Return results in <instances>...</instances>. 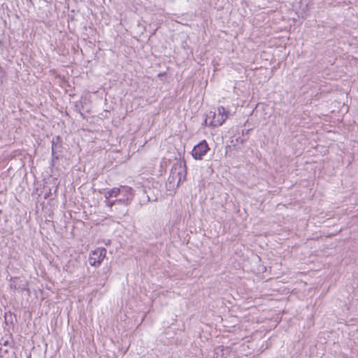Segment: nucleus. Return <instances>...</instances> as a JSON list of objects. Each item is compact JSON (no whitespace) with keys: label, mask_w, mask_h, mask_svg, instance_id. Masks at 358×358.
<instances>
[{"label":"nucleus","mask_w":358,"mask_h":358,"mask_svg":"<svg viewBox=\"0 0 358 358\" xmlns=\"http://www.w3.org/2000/svg\"><path fill=\"white\" fill-rule=\"evenodd\" d=\"M101 193L104 195L106 199H110L113 197H120L122 199H129V202H132L134 197V189L127 185H120L118 187L103 189Z\"/></svg>","instance_id":"1"},{"label":"nucleus","mask_w":358,"mask_h":358,"mask_svg":"<svg viewBox=\"0 0 358 358\" xmlns=\"http://www.w3.org/2000/svg\"><path fill=\"white\" fill-rule=\"evenodd\" d=\"M186 175L185 164L181 162H177L173 166L168 180L170 184L173 183L178 187L181 182L185 180Z\"/></svg>","instance_id":"2"},{"label":"nucleus","mask_w":358,"mask_h":358,"mask_svg":"<svg viewBox=\"0 0 358 358\" xmlns=\"http://www.w3.org/2000/svg\"><path fill=\"white\" fill-rule=\"evenodd\" d=\"M229 117V112L223 107H218L215 111H210L208 118L211 119L210 124L217 127L224 123Z\"/></svg>","instance_id":"3"},{"label":"nucleus","mask_w":358,"mask_h":358,"mask_svg":"<svg viewBox=\"0 0 358 358\" xmlns=\"http://www.w3.org/2000/svg\"><path fill=\"white\" fill-rule=\"evenodd\" d=\"M106 250L104 248H98L92 251L89 257V263L91 266H99L106 257Z\"/></svg>","instance_id":"4"},{"label":"nucleus","mask_w":358,"mask_h":358,"mask_svg":"<svg viewBox=\"0 0 358 358\" xmlns=\"http://www.w3.org/2000/svg\"><path fill=\"white\" fill-rule=\"evenodd\" d=\"M210 148L205 140H203L195 145L192 151V155L196 160H201L203 157L206 155Z\"/></svg>","instance_id":"5"},{"label":"nucleus","mask_w":358,"mask_h":358,"mask_svg":"<svg viewBox=\"0 0 358 358\" xmlns=\"http://www.w3.org/2000/svg\"><path fill=\"white\" fill-rule=\"evenodd\" d=\"M105 203L106 205L110 208H113V207L115 206H121V207H124L127 208V207L131 203L129 202V199L126 198L124 199L120 197L113 201H110L109 199H105Z\"/></svg>","instance_id":"6"},{"label":"nucleus","mask_w":358,"mask_h":358,"mask_svg":"<svg viewBox=\"0 0 358 358\" xmlns=\"http://www.w3.org/2000/svg\"><path fill=\"white\" fill-rule=\"evenodd\" d=\"M213 358H233V355H231L230 350L228 348H217L215 350V356Z\"/></svg>","instance_id":"7"},{"label":"nucleus","mask_w":358,"mask_h":358,"mask_svg":"<svg viewBox=\"0 0 358 358\" xmlns=\"http://www.w3.org/2000/svg\"><path fill=\"white\" fill-rule=\"evenodd\" d=\"M110 211L114 213L116 217L120 219L125 217L128 213V209L124 207H121V206L113 207V208H110Z\"/></svg>","instance_id":"8"},{"label":"nucleus","mask_w":358,"mask_h":358,"mask_svg":"<svg viewBox=\"0 0 358 358\" xmlns=\"http://www.w3.org/2000/svg\"><path fill=\"white\" fill-rule=\"evenodd\" d=\"M57 148V144L55 143L54 141H52V155H55Z\"/></svg>","instance_id":"9"},{"label":"nucleus","mask_w":358,"mask_h":358,"mask_svg":"<svg viewBox=\"0 0 358 358\" xmlns=\"http://www.w3.org/2000/svg\"><path fill=\"white\" fill-rule=\"evenodd\" d=\"M231 142V143L233 144L234 146H236L237 144H238V138L236 139V143H234V139H232Z\"/></svg>","instance_id":"10"},{"label":"nucleus","mask_w":358,"mask_h":358,"mask_svg":"<svg viewBox=\"0 0 358 358\" xmlns=\"http://www.w3.org/2000/svg\"><path fill=\"white\" fill-rule=\"evenodd\" d=\"M245 139H241L240 143H241V144H243L245 143Z\"/></svg>","instance_id":"11"},{"label":"nucleus","mask_w":358,"mask_h":358,"mask_svg":"<svg viewBox=\"0 0 358 358\" xmlns=\"http://www.w3.org/2000/svg\"><path fill=\"white\" fill-rule=\"evenodd\" d=\"M29 358H31V357H29Z\"/></svg>","instance_id":"12"}]
</instances>
